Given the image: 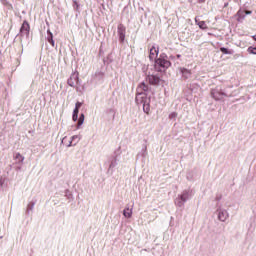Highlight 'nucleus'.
<instances>
[{
  "instance_id": "26",
  "label": "nucleus",
  "mask_w": 256,
  "mask_h": 256,
  "mask_svg": "<svg viewBox=\"0 0 256 256\" xmlns=\"http://www.w3.org/2000/svg\"><path fill=\"white\" fill-rule=\"evenodd\" d=\"M186 177H187L188 181H193V175L188 174Z\"/></svg>"
},
{
  "instance_id": "27",
  "label": "nucleus",
  "mask_w": 256,
  "mask_h": 256,
  "mask_svg": "<svg viewBox=\"0 0 256 256\" xmlns=\"http://www.w3.org/2000/svg\"><path fill=\"white\" fill-rule=\"evenodd\" d=\"M4 183H5V180L3 178H0V187H3Z\"/></svg>"
},
{
  "instance_id": "6",
  "label": "nucleus",
  "mask_w": 256,
  "mask_h": 256,
  "mask_svg": "<svg viewBox=\"0 0 256 256\" xmlns=\"http://www.w3.org/2000/svg\"><path fill=\"white\" fill-rule=\"evenodd\" d=\"M216 215L218 217V221H221L222 223H225V220L229 219V212H227V210L221 206H218Z\"/></svg>"
},
{
  "instance_id": "21",
  "label": "nucleus",
  "mask_w": 256,
  "mask_h": 256,
  "mask_svg": "<svg viewBox=\"0 0 256 256\" xmlns=\"http://www.w3.org/2000/svg\"><path fill=\"white\" fill-rule=\"evenodd\" d=\"M177 117V113L176 112H172L170 115H169V119H175Z\"/></svg>"
},
{
  "instance_id": "22",
  "label": "nucleus",
  "mask_w": 256,
  "mask_h": 256,
  "mask_svg": "<svg viewBox=\"0 0 256 256\" xmlns=\"http://www.w3.org/2000/svg\"><path fill=\"white\" fill-rule=\"evenodd\" d=\"M72 119H73V121H78V119H79V114H73V115H72Z\"/></svg>"
},
{
  "instance_id": "12",
  "label": "nucleus",
  "mask_w": 256,
  "mask_h": 256,
  "mask_svg": "<svg viewBox=\"0 0 256 256\" xmlns=\"http://www.w3.org/2000/svg\"><path fill=\"white\" fill-rule=\"evenodd\" d=\"M179 71L185 79H189V77H191V70L187 68H179Z\"/></svg>"
},
{
  "instance_id": "10",
  "label": "nucleus",
  "mask_w": 256,
  "mask_h": 256,
  "mask_svg": "<svg viewBox=\"0 0 256 256\" xmlns=\"http://www.w3.org/2000/svg\"><path fill=\"white\" fill-rule=\"evenodd\" d=\"M118 36L120 41H125V26L123 24L118 25Z\"/></svg>"
},
{
  "instance_id": "9",
  "label": "nucleus",
  "mask_w": 256,
  "mask_h": 256,
  "mask_svg": "<svg viewBox=\"0 0 256 256\" xmlns=\"http://www.w3.org/2000/svg\"><path fill=\"white\" fill-rule=\"evenodd\" d=\"M158 55H159V48L153 46V47L150 49V54H149V59H150V61H154V59H157V56H158Z\"/></svg>"
},
{
  "instance_id": "8",
  "label": "nucleus",
  "mask_w": 256,
  "mask_h": 256,
  "mask_svg": "<svg viewBox=\"0 0 256 256\" xmlns=\"http://www.w3.org/2000/svg\"><path fill=\"white\" fill-rule=\"evenodd\" d=\"M146 81L148 83H150V85H159V83H161V78H159V76L157 75H148L146 77Z\"/></svg>"
},
{
  "instance_id": "13",
  "label": "nucleus",
  "mask_w": 256,
  "mask_h": 256,
  "mask_svg": "<svg viewBox=\"0 0 256 256\" xmlns=\"http://www.w3.org/2000/svg\"><path fill=\"white\" fill-rule=\"evenodd\" d=\"M14 159L16 160V163H18V165H23V161H25V156L21 155V153L17 152L14 155Z\"/></svg>"
},
{
  "instance_id": "25",
  "label": "nucleus",
  "mask_w": 256,
  "mask_h": 256,
  "mask_svg": "<svg viewBox=\"0 0 256 256\" xmlns=\"http://www.w3.org/2000/svg\"><path fill=\"white\" fill-rule=\"evenodd\" d=\"M75 139H81V137L77 136V135H74L71 137V141H75Z\"/></svg>"
},
{
  "instance_id": "19",
  "label": "nucleus",
  "mask_w": 256,
  "mask_h": 256,
  "mask_svg": "<svg viewBox=\"0 0 256 256\" xmlns=\"http://www.w3.org/2000/svg\"><path fill=\"white\" fill-rule=\"evenodd\" d=\"M237 17H238V21L245 19V15L243 14V11L239 10L237 12Z\"/></svg>"
},
{
  "instance_id": "3",
  "label": "nucleus",
  "mask_w": 256,
  "mask_h": 256,
  "mask_svg": "<svg viewBox=\"0 0 256 256\" xmlns=\"http://www.w3.org/2000/svg\"><path fill=\"white\" fill-rule=\"evenodd\" d=\"M211 97L215 101H223L225 97H231V94L227 92V88L223 86H216L211 90Z\"/></svg>"
},
{
  "instance_id": "30",
  "label": "nucleus",
  "mask_w": 256,
  "mask_h": 256,
  "mask_svg": "<svg viewBox=\"0 0 256 256\" xmlns=\"http://www.w3.org/2000/svg\"><path fill=\"white\" fill-rule=\"evenodd\" d=\"M68 147H73V140H70Z\"/></svg>"
},
{
  "instance_id": "23",
  "label": "nucleus",
  "mask_w": 256,
  "mask_h": 256,
  "mask_svg": "<svg viewBox=\"0 0 256 256\" xmlns=\"http://www.w3.org/2000/svg\"><path fill=\"white\" fill-rule=\"evenodd\" d=\"M81 105H83V103H81V102H76L75 108H76V109H81Z\"/></svg>"
},
{
  "instance_id": "4",
  "label": "nucleus",
  "mask_w": 256,
  "mask_h": 256,
  "mask_svg": "<svg viewBox=\"0 0 256 256\" xmlns=\"http://www.w3.org/2000/svg\"><path fill=\"white\" fill-rule=\"evenodd\" d=\"M29 31H31V26H29V22L25 20L20 28L19 36L21 43H29Z\"/></svg>"
},
{
  "instance_id": "15",
  "label": "nucleus",
  "mask_w": 256,
  "mask_h": 256,
  "mask_svg": "<svg viewBox=\"0 0 256 256\" xmlns=\"http://www.w3.org/2000/svg\"><path fill=\"white\" fill-rule=\"evenodd\" d=\"M195 23L200 29H207V23H205V21H198L197 18H195Z\"/></svg>"
},
{
  "instance_id": "5",
  "label": "nucleus",
  "mask_w": 256,
  "mask_h": 256,
  "mask_svg": "<svg viewBox=\"0 0 256 256\" xmlns=\"http://www.w3.org/2000/svg\"><path fill=\"white\" fill-rule=\"evenodd\" d=\"M191 199V191L184 190L181 194H179L174 200L176 207H183L187 201Z\"/></svg>"
},
{
  "instance_id": "18",
  "label": "nucleus",
  "mask_w": 256,
  "mask_h": 256,
  "mask_svg": "<svg viewBox=\"0 0 256 256\" xmlns=\"http://www.w3.org/2000/svg\"><path fill=\"white\" fill-rule=\"evenodd\" d=\"M83 123H85V114H81L78 119V129L81 127V125H83Z\"/></svg>"
},
{
  "instance_id": "32",
  "label": "nucleus",
  "mask_w": 256,
  "mask_h": 256,
  "mask_svg": "<svg viewBox=\"0 0 256 256\" xmlns=\"http://www.w3.org/2000/svg\"><path fill=\"white\" fill-rule=\"evenodd\" d=\"M198 3H205V0H198Z\"/></svg>"
},
{
  "instance_id": "24",
  "label": "nucleus",
  "mask_w": 256,
  "mask_h": 256,
  "mask_svg": "<svg viewBox=\"0 0 256 256\" xmlns=\"http://www.w3.org/2000/svg\"><path fill=\"white\" fill-rule=\"evenodd\" d=\"M73 115H79V108H74Z\"/></svg>"
},
{
  "instance_id": "20",
  "label": "nucleus",
  "mask_w": 256,
  "mask_h": 256,
  "mask_svg": "<svg viewBox=\"0 0 256 256\" xmlns=\"http://www.w3.org/2000/svg\"><path fill=\"white\" fill-rule=\"evenodd\" d=\"M248 52L251 53L252 55H256V48L249 47Z\"/></svg>"
},
{
  "instance_id": "17",
  "label": "nucleus",
  "mask_w": 256,
  "mask_h": 256,
  "mask_svg": "<svg viewBox=\"0 0 256 256\" xmlns=\"http://www.w3.org/2000/svg\"><path fill=\"white\" fill-rule=\"evenodd\" d=\"M116 165H117V158L114 157V158L111 160V162H110L109 171H111V169H115Z\"/></svg>"
},
{
  "instance_id": "7",
  "label": "nucleus",
  "mask_w": 256,
  "mask_h": 256,
  "mask_svg": "<svg viewBox=\"0 0 256 256\" xmlns=\"http://www.w3.org/2000/svg\"><path fill=\"white\" fill-rule=\"evenodd\" d=\"M79 83V72H74L71 74L70 78L68 79V85L70 87H75Z\"/></svg>"
},
{
  "instance_id": "2",
  "label": "nucleus",
  "mask_w": 256,
  "mask_h": 256,
  "mask_svg": "<svg viewBox=\"0 0 256 256\" xmlns=\"http://www.w3.org/2000/svg\"><path fill=\"white\" fill-rule=\"evenodd\" d=\"M154 67L156 71L163 73L171 67V62L169 61V59H167V56L165 54H161L160 57L155 60Z\"/></svg>"
},
{
  "instance_id": "16",
  "label": "nucleus",
  "mask_w": 256,
  "mask_h": 256,
  "mask_svg": "<svg viewBox=\"0 0 256 256\" xmlns=\"http://www.w3.org/2000/svg\"><path fill=\"white\" fill-rule=\"evenodd\" d=\"M220 51H221V53H223L224 55H233V51H231V50H229V49H227V48H225V47H221V48H220Z\"/></svg>"
},
{
  "instance_id": "31",
  "label": "nucleus",
  "mask_w": 256,
  "mask_h": 256,
  "mask_svg": "<svg viewBox=\"0 0 256 256\" xmlns=\"http://www.w3.org/2000/svg\"><path fill=\"white\" fill-rule=\"evenodd\" d=\"M2 1H3V3H5L6 5L9 4V2H7V0H2Z\"/></svg>"
},
{
  "instance_id": "28",
  "label": "nucleus",
  "mask_w": 256,
  "mask_h": 256,
  "mask_svg": "<svg viewBox=\"0 0 256 256\" xmlns=\"http://www.w3.org/2000/svg\"><path fill=\"white\" fill-rule=\"evenodd\" d=\"M74 5H75L76 9H79V4L77 3L76 0H74Z\"/></svg>"
},
{
  "instance_id": "1",
  "label": "nucleus",
  "mask_w": 256,
  "mask_h": 256,
  "mask_svg": "<svg viewBox=\"0 0 256 256\" xmlns=\"http://www.w3.org/2000/svg\"><path fill=\"white\" fill-rule=\"evenodd\" d=\"M147 91H149V85L141 82L137 88L135 102L137 105H142L144 113L149 114V111H151V97H147Z\"/></svg>"
},
{
  "instance_id": "29",
  "label": "nucleus",
  "mask_w": 256,
  "mask_h": 256,
  "mask_svg": "<svg viewBox=\"0 0 256 256\" xmlns=\"http://www.w3.org/2000/svg\"><path fill=\"white\" fill-rule=\"evenodd\" d=\"M251 13H253V12L249 11V10L245 11V15H251Z\"/></svg>"
},
{
  "instance_id": "14",
  "label": "nucleus",
  "mask_w": 256,
  "mask_h": 256,
  "mask_svg": "<svg viewBox=\"0 0 256 256\" xmlns=\"http://www.w3.org/2000/svg\"><path fill=\"white\" fill-rule=\"evenodd\" d=\"M47 41L48 43H50L52 45V47H55V40H53V33L51 32V30H47Z\"/></svg>"
},
{
  "instance_id": "11",
  "label": "nucleus",
  "mask_w": 256,
  "mask_h": 256,
  "mask_svg": "<svg viewBox=\"0 0 256 256\" xmlns=\"http://www.w3.org/2000/svg\"><path fill=\"white\" fill-rule=\"evenodd\" d=\"M123 216L126 219H131V217H133V208H129L128 206H126L123 210Z\"/></svg>"
}]
</instances>
